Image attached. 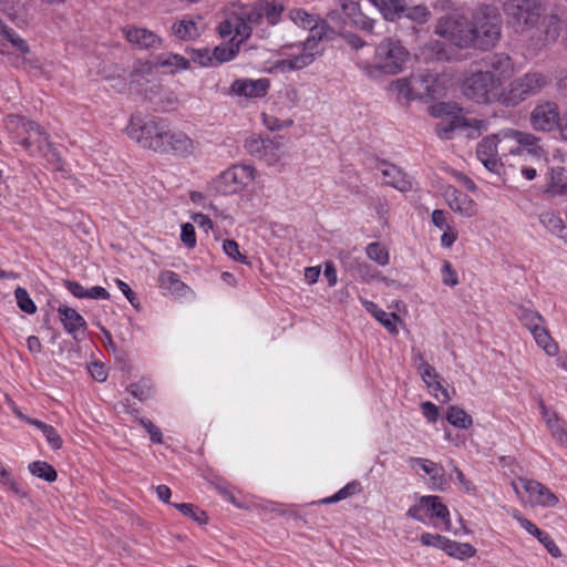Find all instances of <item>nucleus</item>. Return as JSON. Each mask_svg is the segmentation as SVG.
I'll use <instances>...</instances> for the list:
<instances>
[{
  "label": "nucleus",
  "instance_id": "f257e3e1",
  "mask_svg": "<svg viewBox=\"0 0 567 567\" xmlns=\"http://www.w3.org/2000/svg\"><path fill=\"white\" fill-rule=\"evenodd\" d=\"M167 128L166 120L136 113L131 117L127 134L143 148L161 153L165 150L164 142Z\"/></svg>",
  "mask_w": 567,
  "mask_h": 567
},
{
  "label": "nucleus",
  "instance_id": "f03ea898",
  "mask_svg": "<svg viewBox=\"0 0 567 567\" xmlns=\"http://www.w3.org/2000/svg\"><path fill=\"white\" fill-rule=\"evenodd\" d=\"M473 48L489 50L496 45L502 33V18L496 8L482 6L472 17Z\"/></svg>",
  "mask_w": 567,
  "mask_h": 567
},
{
  "label": "nucleus",
  "instance_id": "7ed1b4c3",
  "mask_svg": "<svg viewBox=\"0 0 567 567\" xmlns=\"http://www.w3.org/2000/svg\"><path fill=\"white\" fill-rule=\"evenodd\" d=\"M548 75L539 71H529L514 79L508 86L501 92L499 102L506 107H514L542 92L550 84Z\"/></svg>",
  "mask_w": 567,
  "mask_h": 567
},
{
  "label": "nucleus",
  "instance_id": "20e7f679",
  "mask_svg": "<svg viewBox=\"0 0 567 567\" xmlns=\"http://www.w3.org/2000/svg\"><path fill=\"white\" fill-rule=\"evenodd\" d=\"M410 60L409 50L398 39L384 38L375 48L373 65L369 66V73L378 71L386 75L401 73Z\"/></svg>",
  "mask_w": 567,
  "mask_h": 567
},
{
  "label": "nucleus",
  "instance_id": "39448f33",
  "mask_svg": "<svg viewBox=\"0 0 567 567\" xmlns=\"http://www.w3.org/2000/svg\"><path fill=\"white\" fill-rule=\"evenodd\" d=\"M327 19L336 29L354 27L370 34L373 33L375 24V20L364 14L359 3L353 0H332Z\"/></svg>",
  "mask_w": 567,
  "mask_h": 567
},
{
  "label": "nucleus",
  "instance_id": "423d86ee",
  "mask_svg": "<svg viewBox=\"0 0 567 567\" xmlns=\"http://www.w3.org/2000/svg\"><path fill=\"white\" fill-rule=\"evenodd\" d=\"M545 8L540 0H506L504 13L507 22L518 33L527 32L538 25Z\"/></svg>",
  "mask_w": 567,
  "mask_h": 567
},
{
  "label": "nucleus",
  "instance_id": "0eeeda50",
  "mask_svg": "<svg viewBox=\"0 0 567 567\" xmlns=\"http://www.w3.org/2000/svg\"><path fill=\"white\" fill-rule=\"evenodd\" d=\"M499 82L489 71H478L466 78L462 83L463 94L476 103L499 101Z\"/></svg>",
  "mask_w": 567,
  "mask_h": 567
},
{
  "label": "nucleus",
  "instance_id": "6e6552de",
  "mask_svg": "<svg viewBox=\"0 0 567 567\" xmlns=\"http://www.w3.org/2000/svg\"><path fill=\"white\" fill-rule=\"evenodd\" d=\"M435 33L458 48H473L471 21L460 13H451L437 20Z\"/></svg>",
  "mask_w": 567,
  "mask_h": 567
},
{
  "label": "nucleus",
  "instance_id": "1a4fd4ad",
  "mask_svg": "<svg viewBox=\"0 0 567 567\" xmlns=\"http://www.w3.org/2000/svg\"><path fill=\"white\" fill-rule=\"evenodd\" d=\"M560 111L556 102L538 101L528 115L530 127L536 132L551 133L559 126Z\"/></svg>",
  "mask_w": 567,
  "mask_h": 567
},
{
  "label": "nucleus",
  "instance_id": "9d476101",
  "mask_svg": "<svg viewBox=\"0 0 567 567\" xmlns=\"http://www.w3.org/2000/svg\"><path fill=\"white\" fill-rule=\"evenodd\" d=\"M487 125L488 123L484 120L453 115L451 118L442 120L436 124V133L442 140H451L453 133L458 130L467 132V137L475 138L487 130Z\"/></svg>",
  "mask_w": 567,
  "mask_h": 567
},
{
  "label": "nucleus",
  "instance_id": "9b49d317",
  "mask_svg": "<svg viewBox=\"0 0 567 567\" xmlns=\"http://www.w3.org/2000/svg\"><path fill=\"white\" fill-rule=\"evenodd\" d=\"M255 173L249 165H234L218 176L215 187L221 194H235L255 179Z\"/></svg>",
  "mask_w": 567,
  "mask_h": 567
},
{
  "label": "nucleus",
  "instance_id": "f8f14e48",
  "mask_svg": "<svg viewBox=\"0 0 567 567\" xmlns=\"http://www.w3.org/2000/svg\"><path fill=\"white\" fill-rule=\"evenodd\" d=\"M243 8L244 17L251 28L252 25L260 24L264 19L271 25L277 24L285 10L281 3L270 0H257L252 4L243 6Z\"/></svg>",
  "mask_w": 567,
  "mask_h": 567
},
{
  "label": "nucleus",
  "instance_id": "ddd939ff",
  "mask_svg": "<svg viewBox=\"0 0 567 567\" xmlns=\"http://www.w3.org/2000/svg\"><path fill=\"white\" fill-rule=\"evenodd\" d=\"M3 125L7 132L13 138H21L20 144L31 154L35 152L32 150V134H39L40 125L33 121L17 114H9L3 120Z\"/></svg>",
  "mask_w": 567,
  "mask_h": 567
},
{
  "label": "nucleus",
  "instance_id": "4468645a",
  "mask_svg": "<svg viewBox=\"0 0 567 567\" xmlns=\"http://www.w3.org/2000/svg\"><path fill=\"white\" fill-rule=\"evenodd\" d=\"M318 44L319 42L315 38H308L297 47L298 53L277 61L275 68L281 72H290L310 65L319 53Z\"/></svg>",
  "mask_w": 567,
  "mask_h": 567
},
{
  "label": "nucleus",
  "instance_id": "2eb2a0df",
  "mask_svg": "<svg viewBox=\"0 0 567 567\" xmlns=\"http://www.w3.org/2000/svg\"><path fill=\"white\" fill-rule=\"evenodd\" d=\"M217 30L221 38H227L234 34L231 38H235V42L240 41L243 43L248 39L251 34V27L244 17L243 6L227 19L221 21L218 24Z\"/></svg>",
  "mask_w": 567,
  "mask_h": 567
},
{
  "label": "nucleus",
  "instance_id": "dca6fc26",
  "mask_svg": "<svg viewBox=\"0 0 567 567\" xmlns=\"http://www.w3.org/2000/svg\"><path fill=\"white\" fill-rule=\"evenodd\" d=\"M506 136L515 140L518 144L517 148L512 150V153L518 156L526 154L536 158L545 155V150L540 145L542 138L529 132H522L517 130H509Z\"/></svg>",
  "mask_w": 567,
  "mask_h": 567
},
{
  "label": "nucleus",
  "instance_id": "f3484780",
  "mask_svg": "<svg viewBox=\"0 0 567 567\" xmlns=\"http://www.w3.org/2000/svg\"><path fill=\"white\" fill-rule=\"evenodd\" d=\"M498 136L489 135L484 137L477 145L476 155L482 164L493 173H497L501 162L497 151Z\"/></svg>",
  "mask_w": 567,
  "mask_h": 567
},
{
  "label": "nucleus",
  "instance_id": "a211bd4d",
  "mask_svg": "<svg viewBox=\"0 0 567 567\" xmlns=\"http://www.w3.org/2000/svg\"><path fill=\"white\" fill-rule=\"evenodd\" d=\"M164 154H173L177 156H188L194 152V142L185 133L172 131L167 128Z\"/></svg>",
  "mask_w": 567,
  "mask_h": 567
},
{
  "label": "nucleus",
  "instance_id": "6ab92c4d",
  "mask_svg": "<svg viewBox=\"0 0 567 567\" xmlns=\"http://www.w3.org/2000/svg\"><path fill=\"white\" fill-rule=\"evenodd\" d=\"M519 483L528 493L533 504L554 507L558 503V497L542 483L526 478H519Z\"/></svg>",
  "mask_w": 567,
  "mask_h": 567
},
{
  "label": "nucleus",
  "instance_id": "aec40b11",
  "mask_svg": "<svg viewBox=\"0 0 567 567\" xmlns=\"http://www.w3.org/2000/svg\"><path fill=\"white\" fill-rule=\"evenodd\" d=\"M269 90L268 79L258 80H235L231 84V92L239 96L245 97H261L267 94Z\"/></svg>",
  "mask_w": 567,
  "mask_h": 567
},
{
  "label": "nucleus",
  "instance_id": "412c9836",
  "mask_svg": "<svg viewBox=\"0 0 567 567\" xmlns=\"http://www.w3.org/2000/svg\"><path fill=\"white\" fill-rule=\"evenodd\" d=\"M513 517L519 523V525L530 535L535 536L539 543L544 545V547L547 549V551L553 557H560L561 551L559 547L555 544V542L550 538V536L539 529L534 523H532L529 519L525 518L519 512H515L513 514Z\"/></svg>",
  "mask_w": 567,
  "mask_h": 567
},
{
  "label": "nucleus",
  "instance_id": "4be33fe9",
  "mask_svg": "<svg viewBox=\"0 0 567 567\" xmlns=\"http://www.w3.org/2000/svg\"><path fill=\"white\" fill-rule=\"evenodd\" d=\"M446 202L452 210L464 217L476 215V204L465 193L452 188L446 192Z\"/></svg>",
  "mask_w": 567,
  "mask_h": 567
},
{
  "label": "nucleus",
  "instance_id": "5701e85b",
  "mask_svg": "<svg viewBox=\"0 0 567 567\" xmlns=\"http://www.w3.org/2000/svg\"><path fill=\"white\" fill-rule=\"evenodd\" d=\"M64 329L73 336L74 339L82 336L86 330V322L84 318L73 308L61 306L58 309Z\"/></svg>",
  "mask_w": 567,
  "mask_h": 567
},
{
  "label": "nucleus",
  "instance_id": "b1692460",
  "mask_svg": "<svg viewBox=\"0 0 567 567\" xmlns=\"http://www.w3.org/2000/svg\"><path fill=\"white\" fill-rule=\"evenodd\" d=\"M424 513L430 518H437L444 523L445 530L451 532L450 511L446 505L441 502V498L435 495L422 496Z\"/></svg>",
  "mask_w": 567,
  "mask_h": 567
},
{
  "label": "nucleus",
  "instance_id": "393cba45",
  "mask_svg": "<svg viewBox=\"0 0 567 567\" xmlns=\"http://www.w3.org/2000/svg\"><path fill=\"white\" fill-rule=\"evenodd\" d=\"M126 39L141 49H156L161 45V38L147 29H128L126 31Z\"/></svg>",
  "mask_w": 567,
  "mask_h": 567
},
{
  "label": "nucleus",
  "instance_id": "a878e982",
  "mask_svg": "<svg viewBox=\"0 0 567 567\" xmlns=\"http://www.w3.org/2000/svg\"><path fill=\"white\" fill-rule=\"evenodd\" d=\"M381 13L384 20L395 21L402 18L405 0H369Z\"/></svg>",
  "mask_w": 567,
  "mask_h": 567
},
{
  "label": "nucleus",
  "instance_id": "bb28decb",
  "mask_svg": "<svg viewBox=\"0 0 567 567\" xmlns=\"http://www.w3.org/2000/svg\"><path fill=\"white\" fill-rule=\"evenodd\" d=\"M277 144L270 138H264L261 136H250L245 142V148L247 152L256 157L264 158L269 154H274L277 150Z\"/></svg>",
  "mask_w": 567,
  "mask_h": 567
},
{
  "label": "nucleus",
  "instance_id": "cd10ccee",
  "mask_svg": "<svg viewBox=\"0 0 567 567\" xmlns=\"http://www.w3.org/2000/svg\"><path fill=\"white\" fill-rule=\"evenodd\" d=\"M364 308L370 312L389 332L396 334L398 329L395 322L400 320L394 312L388 313L380 309L373 301H363Z\"/></svg>",
  "mask_w": 567,
  "mask_h": 567
},
{
  "label": "nucleus",
  "instance_id": "c85d7f7f",
  "mask_svg": "<svg viewBox=\"0 0 567 567\" xmlns=\"http://www.w3.org/2000/svg\"><path fill=\"white\" fill-rule=\"evenodd\" d=\"M240 44V41L235 42V38H231L229 42L215 47L212 51L213 66L216 68L233 60L239 52Z\"/></svg>",
  "mask_w": 567,
  "mask_h": 567
},
{
  "label": "nucleus",
  "instance_id": "c756f323",
  "mask_svg": "<svg viewBox=\"0 0 567 567\" xmlns=\"http://www.w3.org/2000/svg\"><path fill=\"white\" fill-rule=\"evenodd\" d=\"M173 34L183 41H192L200 37L202 30L193 19L184 18L173 24Z\"/></svg>",
  "mask_w": 567,
  "mask_h": 567
},
{
  "label": "nucleus",
  "instance_id": "7c9ffc66",
  "mask_svg": "<svg viewBox=\"0 0 567 567\" xmlns=\"http://www.w3.org/2000/svg\"><path fill=\"white\" fill-rule=\"evenodd\" d=\"M486 68L492 69L499 75H509L514 70V63L512 58L504 52L492 53L484 59Z\"/></svg>",
  "mask_w": 567,
  "mask_h": 567
},
{
  "label": "nucleus",
  "instance_id": "2f4dec72",
  "mask_svg": "<svg viewBox=\"0 0 567 567\" xmlns=\"http://www.w3.org/2000/svg\"><path fill=\"white\" fill-rule=\"evenodd\" d=\"M430 78V75H416L412 76L410 81H408L406 79H399L394 82V85L400 94H402L405 97H411L412 90L415 89L419 83H424V93L430 95L432 92L431 86L429 85Z\"/></svg>",
  "mask_w": 567,
  "mask_h": 567
},
{
  "label": "nucleus",
  "instance_id": "473e14b6",
  "mask_svg": "<svg viewBox=\"0 0 567 567\" xmlns=\"http://www.w3.org/2000/svg\"><path fill=\"white\" fill-rule=\"evenodd\" d=\"M542 25L544 28V43H554L558 39L560 34V20L557 14H546L543 13V17L540 19Z\"/></svg>",
  "mask_w": 567,
  "mask_h": 567
},
{
  "label": "nucleus",
  "instance_id": "72a5a7b5",
  "mask_svg": "<svg viewBox=\"0 0 567 567\" xmlns=\"http://www.w3.org/2000/svg\"><path fill=\"white\" fill-rule=\"evenodd\" d=\"M155 65L158 68H172L171 73L174 74L189 69V60L177 53L161 54L156 58Z\"/></svg>",
  "mask_w": 567,
  "mask_h": 567
},
{
  "label": "nucleus",
  "instance_id": "f704fd0d",
  "mask_svg": "<svg viewBox=\"0 0 567 567\" xmlns=\"http://www.w3.org/2000/svg\"><path fill=\"white\" fill-rule=\"evenodd\" d=\"M410 462L417 463L423 472L430 476V480L434 486L443 485L444 473L441 465L422 457H411Z\"/></svg>",
  "mask_w": 567,
  "mask_h": 567
},
{
  "label": "nucleus",
  "instance_id": "c9c22d12",
  "mask_svg": "<svg viewBox=\"0 0 567 567\" xmlns=\"http://www.w3.org/2000/svg\"><path fill=\"white\" fill-rule=\"evenodd\" d=\"M446 420L455 427L466 430L472 426L473 419L460 406L451 405L446 412Z\"/></svg>",
  "mask_w": 567,
  "mask_h": 567
},
{
  "label": "nucleus",
  "instance_id": "e433bc0d",
  "mask_svg": "<svg viewBox=\"0 0 567 567\" xmlns=\"http://www.w3.org/2000/svg\"><path fill=\"white\" fill-rule=\"evenodd\" d=\"M444 551L451 557L466 559L475 556L476 548L467 543L462 544L447 539L446 546L444 547Z\"/></svg>",
  "mask_w": 567,
  "mask_h": 567
},
{
  "label": "nucleus",
  "instance_id": "4c0bfd02",
  "mask_svg": "<svg viewBox=\"0 0 567 567\" xmlns=\"http://www.w3.org/2000/svg\"><path fill=\"white\" fill-rule=\"evenodd\" d=\"M536 341V343L549 355H555L558 351L557 343L550 337L548 330L540 326L539 328H535L533 332H530Z\"/></svg>",
  "mask_w": 567,
  "mask_h": 567
},
{
  "label": "nucleus",
  "instance_id": "58836bf2",
  "mask_svg": "<svg viewBox=\"0 0 567 567\" xmlns=\"http://www.w3.org/2000/svg\"><path fill=\"white\" fill-rule=\"evenodd\" d=\"M564 167H555L550 171V181L548 183V190L567 196V177Z\"/></svg>",
  "mask_w": 567,
  "mask_h": 567
},
{
  "label": "nucleus",
  "instance_id": "ea45409f",
  "mask_svg": "<svg viewBox=\"0 0 567 567\" xmlns=\"http://www.w3.org/2000/svg\"><path fill=\"white\" fill-rule=\"evenodd\" d=\"M383 175L391 177V179L386 181V184L391 185L392 187L401 192H409L412 189L411 181L395 166L389 169H384Z\"/></svg>",
  "mask_w": 567,
  "mask_h": 567
},
{
  "label": "nucleus",
  "instance_id": "a19ab883",
  "mask_svg": "<svg viewBox=\"0 0 567 567\" xmlns=\"http://www.w3.org/2000/svg\"><path fill=\"white\" fill-rule=\"evenodd\" d=\"M44 144H45V151L42 153L41 156H43L48 164L51 166V168L55 172H63L64 171V162L61 158L59 152L53 146V143L50 141V137H43Z\"/></svg>",
  "mask_w": 567,
  "mask_h": 567
},
{
  "label": "nucleus",
  "instance_id": "79ce46f5",
  "mask_svg": "<svg viewBox=\"0 0 567 567\" xmlns=\"http://www.w3.org/2000/svg\"><path fill=\"white\" fill-rule=\"evenodd\" d=\"M516 316L530 332H533L535 328L543 326V317L538 312L525 307H518Z\"/></svg>",
  "mask_w": 567,
  "mask_h": 567
},
{
  "label": "nucleus",
  "instance_id": "37998d69",
  "mask_svg": "<svg viewBox=\"0 0 567 567\" xmlns=\"http://www.w3.org/2000/svg\"><path fill=\"white\" fill-rule=\"evenodd\" d=\"M158 281L162 288L173 292L181 293L187 286L179 279V276L173 271H164L159 275Z\"/></svg>",
  "mask_w": 567,
  "mask_h": 567
},
{
  "label": "nucleus",
  "instance_id": "c03bdc74",
  "mask_svg": "<svg viewBox=\"0 0 567 567\" xmlns=\"http://www.w3.org/2000/svg\"><path fill=\"white\" fill-rule=\"evenodd\" d=\"M176 509H178L183 515L190 517L194 522L199 525H205L208 523L207 514L199 509L196 505L189 503H179L173 504Z\"/></svg>",
  "mask_w": 567,
  "mask_h": 567
},
{
  "label": "nucleus",
  "instance_id": "a18cd8bd",
  "mask_svg": "<svg viewBox=\"0 0 567 567\" xmlns=\"http://www.w3.org/2000/svg\"><path fill=\"white\" fill-rule=\"evenodd\" d=\"M30 472L47 482H54L56 480V471L52 465L47 462L35 461L29 465Z\"/></svg>",
  "mask_w": 567,
  "mask_h": 567
},
{
  "label": "nucleus",
  "instance_id": "49530a36",
  "mask_svg": "<svg viewBox=\"0 0 567 567\" xmlns=\"http://www.w3.org/2000/svg\"><path fill=\"white\" fill-rule=\"evenodd\" d=\"M126 391L138 401L144 402L152 396V384L148 379L142 378L138 382L130 384Z\"/></svg>",
  "mask_w": 567,
  "mask_h": 567
},
{
  "label": "nucleus",
  "instance_id": "de8ad7c7",
  "mask_svg": "<svg viewBox=\"0 0 567 567\" xmlns=\"http://www.w3.org/2000/svg\"><path fill=\"white\" fill-rule=\"evenodd\" d=\"M186 53L189 55V62L192 61L203 68H214L212 60V51L208 48H187Z\"/></svg>",
  "mask_w": 567,
  "mask_h": 567
},
{
  "label": "nucleus",
  "instance_id": "09e8293b",
  "mask_svg": "<svg viewBox=\"0 0 567 567\" xmlns=\"http://www.w3.org/2000/svg\"><path fill=\"white\" fill-rule=\"evenodd\" d=\"M553 439H555L561 446L567 449V429L565 421L559 419H549L547 425Z\"/></svg>",
  "mask_w": 567,
  "mask_h": 567
},
{
  "label": "nucleus",
  "instance_id": "8fccbe9b",
  "mask_svg": "<svg viewBox=\"0 0 567 567\" xmlns=\"http://www.w3.org/2000/svg\"><path fill=\"white\" fill-rule=\"evenodd\" d=\"M348 268L364 281H370L375 278V270L364 261L351 259L348 262Z\"/></svg>",
  "mask_w": 567,
  "mask_h": 567
},
{
  "label": "nucleus",
  "instance_id": "3c124183",
  "mask_svg": "<svg viewBox=\"0 0 567 567\" xmlns=\"http://www.w3.org/2000/svg\"><path fill=\"white\" fill-rule=\"evenodd\" d=\"M361 491V485L359 482L353 481L348 483L346 486H343L341 489H339L334 495L330 497H326L321 501L323 504H332L337 503L339 501L346 499Z\"/></svg>",
  "mask_w": 567,
  "mask_h": 567
},
{
  "label": "nucleus",
  "instance_id": "603ef678",
  "mask_svg": "<svg viewBox=\"0 0 567 567\" xmlns=\"http://www.w3.org/2000/svg\"><path fill=\"white\" fill-rule=\"evenodd\" d=\"M402 17H405L416 23H425L430 17V11L425 6L422 4L409 7L405 1Z\"/></svg>",
  "mask_w": 567,
  "mask_h": 567
},
{
  "label": "nucleus",
  "instance_id": "864d4df0",
  "mask_svg": "<svg viewBox=\"0 0 567 567\" xmlns=\"http://www.w3.org/2000/svg\"><path fill=\"white\" fill-rule=\"evenodd\" d=\"M368 257L381 266L389 264V252L380 243H371L365 248Z\"/></svg>",
  "mask_w": 567,
  "mask_h": 567
},
{
  "label": "nucleus",
  "instance_id": "5fc2aeb1",
  "mask_svg": "<svg viewBox=\"0 0 567 567\" xmlns=\"http://www.w3.org/2000/svg\"><path fill=\"white\" fill-rule=\"evenodd\" d=\"M14 296L17 299L18 307L21 309V311L28 315L35 313L37 306L30 298L29 292L24 288L18 287L14 291Z\"/></svg>",
  "mask_w": 567,
  "mask_h": 567
},
{
  "label": "nucleus",
  "instance_id": "6e6d98bb",
  "mask_svg": "<svg viewBox=\"0 0 567 567\" xmlns=\"http://www.w3.org/2000/svg\"><path fill=\"white\" fill-rule=\"evenodd\" d=\"M223 250L233 260L238 261L240 264H245V265L249 264L247 260V257L240 252L239 246L236 240H234V239L224 240Z\"/></svg>",
  "mask_w": 567,
  "mask_h": 567
},
{
  "label": "nucleus",
  "instance_id": "4d7b16f0",
  "mask_svg": "<svg viewBox=\"0 0 567 567\" xmlns=\"http://www.w3.org/2000/svg\"><path fill=\"white\" fill-rule=\"evenodd\" d=\"M1 35L8 42H10L16 50L20 51L21 53L25 54L29 52V45L22 38L18 35V33L13 29L8 27Z\"/></svg>",
  "mask_w": 567,
  "mask_h": 567
},
{
  "label": "nucleus",
  "instance_id": "13d9d810",
  "mask_svg": "<svg viewBox=\"0 0 567 567\" xmlns=\"http://www.w3.org/2000/svg\"><path fill=\"white\" fill-rule=\"evenodd\" d=\"M419 358H420L419 370L421 371L422 379L425 382V384L429 388H431L433 385V382L435 380H437L440 377L435 372V369L433 367H431L427 362H425L421 355H419Z\"/></svg>",
  "mask_w": 567,
  "mask_h": 567
},
{
  "label": "nucleus",
  "instance_id": "bf43d9fd",
  "mask_svg": "<svg viewBox=\"0 0 567 567\" xmlns=\"http://www.w3.org/2000/svg\"><path fill=\"white\" fill-rule=\"evenodd\" d=\"M155 68H157L155 65V62L151 63L148 61H144V62L140 61L134 65L131 76L133 80H136V81L138 78H147L154 73Z\"/></svg>",
  "mask_w": 567,
  "mask_h": 567
},
{
  "label": "nucleus",
  "instance_id": "052dcab7",
  "mask_svg": "<svg viewBox=\"0 0 567 567\" xmlns=\"http://www.w3.org/2000/svg\"><path fill=\"white\" fill-rule=\"evenodd\" d=\"M447 539L449 538H446V537H444L442 535L431 534V533H424V534L421 535V538H420L422 545L436 547V548H440L442 550H444V547L446 546Z\"/></svg>",
  "mask_w": 567,
  "mask_h": 567
},
{
  "label": "nucleus",
  "instance_id": "680f3d73",
  "mask_svg": "<svg viewBox=\"0 0 567 567\" xmlns=\"http://www.w3.org/2000/svg\"><path fill=\"white\" fill-rule=\"evenodd\" d=\"M138 423L147 431L152 442L161 444L163 442V434L159 427H157L151 420L141 417Z\"/></svg>",
  "mask_w": 567,
  "mask_h": 567
},
{
  "label": "nucleus",
  "instance_id": "e2e57ef3",
  "mask_svg": "<svg viewBox=\"0 0 567 567\" xmlns=\"http://www.w3.org/2000/svg\"><path fill=\"white\" fill-rule=\"evenodd\" d=\"M291 14L292 20L305 29L312 30V28L316 25V20L313 17L307 13L305 10L298 9L292 11Z\"/></svg>",
  "mask_w": 567,
  "mask_h": 567
},
{
  "label": "nucleus",
  "instance_id": "0e129e2a",
  "mask_svg": "<svg viewBox=\"0 0 567 567\" xmlns=\"http://www.w3.org/2000/svg\"><path fill=\"white\" fill-rule=\"evenodd\" d=\"M181 240L188 248L196 246L195 228L190 223L182 225Z\"/></svg>",
  "mask_w": 567,
  "mask_h": 567
},
{
  "label": "nucleus",
  "instance_id": "69168bd1",
  "mask_svg": "<svg viewBox=\"0 0 567 567\" xmlns=\"http://www.w3.org/2000/svg\"><path fill=\"white\" fill-rule=\"evenodd\" d=\"M540 220L554 233H560L565 228L563 220L554 214H544L540 216Z\"/></svg>",
  "mask_w": 567,
  "mask_h": 567
},
{
  "label": "nucleus",
  "instance_id": "338daca9",
  "mask_svg": "<svg viewBox=\"0 0 567 567\" xmlns=\"http://www.w3.org/2000/svg\"><path fill=\"white\" fill-rule=\"evenodd\" d=\"M262 122H264L265 126L270 131H279L282 127L292 125V123H293L292 120H287V121L281 122L276 116L267 115L265 113L262 114Z\"/></svg>",
  "mask_w": 567,
  "mask_h": 567
},
{
  "label": "nucleus",
  "instance_id": "774afa93",
  "mask_svg": "<svg viewBox=\"0 0 567 567\" xmlns=\"http://www.w3.org/2000/svg\"><path fill=\"white\" fill-rule=\"evenodd\" d=\"M442 279L447 286L454 287L458 284L456 271L453 269L451 262L444 261L442 267Z\"/></svg>",
  "mask_w": 567,
  "mask_h": 567
}]
</instances>
